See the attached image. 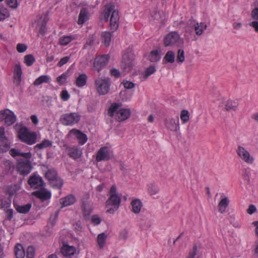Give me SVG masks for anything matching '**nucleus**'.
<instances>
[{"mask_svg":"<svg viewBox=\"0 0 258 258\" xmlns=\"http://www.w3.org/2000/svg\"><path fill=\"white\" fill-rule=\"evenodd\" d=\"M175 60V54L173 51L169 50L163 57V61L165 63H173Z\"/></svg>","mask_w":258,"mask_h":258,"instance_id":"nucleus-30","label":"nucleus"},{"mask_svg":"<svg viewBox=\"0 0 258 258\" xmlns=\"http://www.w3.org/2000/svg\"><path fill=\"white\" fill-rule=\"evenodd\" d=\"M128 231L126 229H123L120 233V238L121 239H126L128 236Z\"/></svg>","mask_w":258,"mask_h":258,"instance_id":"nucleus-60","label":"nucleus"},{"mask_svg":"<svg viewBox=\"0 0 258 258\" xmlns=\"http://www.w3.org/2000/svg\"><path fill=\"white\" fill-rule=\"evenodd\" d=\"M92 222L95 225H98L101 222V219L98 216L94 215L92 217Z\"/></svg>","mask_w":258,"mask_h":258,"instance_id":"nucleus-63","label":"nucleus"},{"mask_svg":"<svg viewBox=\"0 0 258 258\" xmlns=\"http://www.w3.org/2000/svg\"><path fill=\"white\" fill-rule=\"evenodd\" d=\"M196 35L201 36L207 28V24L204 22L196 23L194 25Z\"/></svg>","mask_w":258,"mask_h":258,"instance_id":"nucleus-26","label":"nucleus"},{"mask_svg":"<svg viewBox=\"0 0 258 258\" xmlns=\"http://www.w3.org/2000/svg\"><path fill=\"white\" fill-rule=\"evenodd\" d=\"M81 119V115L78 112H70L62 114L60 117V122L64 125L72 126L77 123Z\"/></svg>","mask_w":258,"mask_h":258,"instance_id":"nucleus-7","label":"nucleus"},{"mask_svg":"<svg viewBox=\"0 0 258 258\" xmlns=\"http://www.w3.org/2000/svg\"><path fill=\"white\" fill-rule=\"evenodd\" d=\"M91 9V6H89L86 8H83L81 10L78 20V24L79 25H83L89 20L90 17L89 11Z\"/></svg>","mask_w":258,"mask_h":258,"instance_id":"nucleus-17","label":"nucleus"},{"mask_svg":"<svg viewBox=\"0 0 258 258\" xmlns=\"http://www.w3.org/2000/svg\"><path fill=\"white\" fill-rule=\"evenodd\" d=\"M95 37L94 36L92 35L91 36L88 40L87 41L86 43L84 45V48H87V46H91L93 44L94 41L95 40Z\"/></svg>","mask_w":258,"mask_h":258,"instance_id":"nucleus-59","label":"nucleus"},{"mask_svg":"<svg viewBox=\"0 0 258 258\" xmlns=\"http://www.w3.org/2000/svg\"><path fill=\"white\" fill-rule=\"evenodd\" d=\"M22 71L20 63H16L14 68V82L19 85L21 81Z\"/></svg>","mask_w":258,"mask_h":258,"instance_id":"nucleus-21","label":"nucleus"},{"mask_svg":"<svg viewBox=\"0 0 258 258\" xmlns=\"http://www.w3.org/2000/svg\"><path fill=\"white\" fill-rule=\"evenodd\" d=\"M180 118L183 123H186L189 118V114L188 111L183 110L180 113Z\"/></svg>","mask_w":258,"mask_h":258,"instance_id":"nucleus-47","label":"nucleus"},{"mask_svg":"<svg viewBox=\"0 0 258 258\" xmlns=\"http://www.w3.org/2000/svg\"><path fill=\"white\" fill-rule=\"evenodd\" d=\"M14 253L17 258H24L26 254L23 246L20 244L15 246Z\"/></svg>","mask_w":258,"mask_h":258,"instance_id":"nucleus-32","label":"nucleus"},{"mask_svg":"<svg viewBox=\"0 0 258 258\" xmlns=\"http://www.w3.org/2000/svg\"><path fill=\"white\" fill-rule=\"evenodd\" d=\"M106 235L104 233H102L98 235L97 242L100 248H102L105 244Z\"/></svg>","mask_w":258,"mask_h":258,"instance_id":"nucleus-45","label":"nucleus"},{"mask_svg":"<svg viewBox=\"0 0 258 258\" xmlns=\"http://www.w3.org/2000/svg\"><path fill=\"white\" fill-rule=\"evenodd\" d=\"M148 191L151 196H154L158 194L159 191L158 186L154 183H151L148 185Z\"/></svg>","mask_w":258,"mask_h":258,"instance_id":"nucleus-42","label":"nucleus"},{"mask_svg":"<svg viewBox=\"0 0 258 258\" xmlns=\"http://www.w3.org/2000/svg\"><path fill=\"white\" fill-rule=\"evenodd\" d=\"M109 59L108 55L96 57L94 62V68L97 72H100L108 63Z\"/></svg>","mask_w":258,"mask_h":258,"instance_id":"nucleus-12","label":"nucleus"},{"mask_svg":"<svg viewBox=\"0 0 258 258\" xmlns=\"http://www.w3.org/2000/svg\"><path fill=\"white\" fill-rule=\"evenodd\" d=\"M156 68L154 66H150L149 67L147 68L146 70L145 71L143 74L144 78L145 79H147L152 74H154L156 72Z\"/></svg>","mask_w":258,"mask_h":258,"instance_id":"nucleus-46","label":"nucleus"},{"mask_svg":"<svg viewBox=\"0 0 258 258\" xmlns=\"http://www.w3.org/2000/svg\"><path fill=\"white\" fill-rule=\"evenodd\" d=\"M238 157L248 164H252L254 160L253 156L243 147L239 146L236 150Z\"/></svg>","mask_w":258,"mask_h":258,"instance_id":"nucleus-10","label":"nucleus"},{"mask_svg":"<svg viewBox=\"0 0 258 258\" xmlns=\"http://www.w3.org/2000/svg\"><path fill=\"white\" fill-rule=\"evenodd\" d=\"M10 16L7 9L3 6H0V21H3L8 18Z\"/></svg>","mask_w":258,"mask_h":258,"instance_id":"nucleus-43","label":"nucleus"},{"mask_svg":"<svg viewBox=\"0 0 258 258\" xmlns=\"http://www.w3.org/2000/svg\"><path fill=\"white\" fill-rule=\"evenodd\" d=\"M10 154L14 157L20 156L21 152L19 150L13 148L10 150Z\"/></svg>","mask_w":258,"mask_h":258,"instance_id":"nucleus-57","label":"nucleus"},{"mask_svg":"<svg viewBox=\"0 0 258 258\" xmlns=\"http://www.w3.org/2000/svg\"><path fill=\"white\" fill-rule=\"evenodd\" d=\"M46 21L44 19H40L37 22V28L39 29V33L44 35L46 32Z\"/></svg>","mask_w":258,"mask_h":258,"instance_id":"nucleus-37","label":"nucleus"},{"mask_svg":"<svg viewBox=\"0 0 258 258\" xmlns=\"http://www.w3.org/2000/svg\"><path fill=\"white\" fill-rule=\"evenodd\" d=\"M7 4L12 8H16L18 7L17 0H6Z\"/></svg>","mask_w":258,"mask_h":258,"instance_id":"nucleus-56","label":"nucleus"},{"mask_svg":"<svg viewBox=\"0 0 258 258\" xmlns=\"http://www.w3.org/2000/svg\"><path fill=\"white\" fill-rule=\"evenodd\" d=\"M75 39L73 35H63L59 39V44L61 46H66L71 41Z\"/></svg>","mask_w":258,"mask_h":258,"instance_id":"nucleus-33","label":"nucleus"},{"mask_svg":"<svg viewBox=\"0 0 258 258\" xmlns=\"http://www.w3.org/2000/svg\"><path fill=\"white\" fill-rule=\"evenodd\" d=\"M76 201V198L72 195H69L60 200V203L62 207H67L74 204Z\"/></svg>","mask_w":258,"mask_h":258,"instance_id":"nucleus-24","label":"nucleus"},{"mask_svg":"<svg viewBox=\"0 0 258 258\" xmlns=\"http://www.w3.org/2000/svg\"><path fill=\"white\" fill-rule=\"evenodd\" d=\"M108 113L110 116H115L118 121H121L126 120L130 116L131 111L129 109L121 108L119 104L115 103L111 105Z\"/></svg>","mask_w":258,"mask_h":258,"instance_id":"nucleus-3","label":"nucleus"},{"mask_svg":"<svg viewBox=\"0 0 258 258\" xmlns=\"http://www.w3.org/2000/svg\"><path fill=\"white\" fill-rule=\"evenodd\" d=\"M70 59V56H65L60 59L59 61L57 63V66L59 67H62L63 65L67 63Z\"/></svg>","mask_w":258,"mask_h":258,"instance_id":"nucleus-53","label":"nucleus"},{"mask_svg":"<svg viewBox=\"0 0 258 258\" xmlns=\"http://www.w3.org/2000/svg\"><path fill=\"white\" fill-rule=\"evenodd\" d=\"M67 78V74L66 73H63L56 78V80L59 85H62L66 82Z\"/></svg>","mask_w":258,"mask_h":258,"instance_id":"nucleus-50","label":"nucleus"},{"mask_svg":"<svg viewBox=\"0 0 258 258\" xmlns=\"http://www.w3.org/2000/svg\"><path fill=\"white\" fill-rule=\"evenodd\" d=\"M6 214L7 219L11 220L13 216V210L12 209H8L6 210Z\"/></svg>","mask_w":258,"mask_h":258,"instance_id":"nucleus-61","label":"nucleus"},{"mask_svg":"<svg viewBox=\"0 0 258 258\" xmlns=\"http://www.w3.org/2000/svg\"><path fill=\"white\" fill-rule=\"evenodd\" d=\"M69 135L77 138L81 145H84L88 140L87 137L85 134L76 129H72L71 130L69 133Z\"/></svg>","mask_w":258,"mask_h":258,"instance_id":"nucleus-16","label":"nucleus"},{"mask_svg":"<svg viewBox=\"0 0 258 258\" xmlns=\"http://www.w3.org/2000/svg\"><path fill=\"white\" fill-rule=\"evenodd\" d=\"M256 211V208L255 206L250 205L247 210V212L250 215L253 214Z\"/></svg>","mask_w":258,"mask_h":258,"instance_id":"nucleus-62","label":"nucleus"},{"mask_svg":"<svg viewBox=\"0 0 258 258\" xmlns=\"http://www.w3.org/2000/svg\"><path fill=\"white\" fill-rule=\"evenodd\" d=\"M35 254L34 248L32 246H29L27 248V256L28 258H33Z\"/></svg>","mask_w":258,"mask_h":258,"instance_id":"nucleus-51","label":"nucleus"},{"mask_svg":"<svg viewBox=\"0 0 258 258\" xmlns=\"http://www.w3.org/2000/svg\"><path fill=\"white\" fill-rule=\"evenodd\" d=\"M61 252L64 256H71L76 252V249L73 246L64 244L61 248Z\"/></svg>","mask_w":258,"mask_h":258,"instance_id":"nucleus-29","label":"nucleus"},{"mask_svg":"<svg viewBox=\"0 0 258 258\" xmlns=\"http://www.w3.org/2000/svg\"><path fill=\"white\" fill-rule=\"evenodd\" d=\"M122 84L125 88L127 89H131L135 87V84L132 82L128 81H123Z\"/></svg>","mask_w":258,"mask_h":258,"instance_id":"nucleus-52","label":"nucleus"},{"mask_svg":"<svg viewBox=\"0 0 258 258\" xmlns=\"http://www.w3.org/2000/svg\"><path fill=\"white\" fill-rule=\"evenodd\" d=\"M11 205V201L0 198V209H8Z\"/></svg>","mask_w":258,"mask_h":258,"instance_id":"nucleus-49","label":"nucleus"},{"mask_svg":"<svg viewBox=\"0 0 258 258\" xmlns=\"http://www.w3.org/2000/svg\"><path fill=\"white\" fill-rule=\"evenodd\" d=\"M69 156L73 159H77L81 157L82 154V150L76 147L67 148Z\"/></svg>","mask_w":258,"mask_h":258,"instance_id":"nucleus-22","label":"nucleus"},{"mask_svg":"<svg viewBox=\"0 0 258 258\" xmlns=\"http://www.w3.org/2000/svg\"><path fill=\"white\" fill-rule=\"evenodd\" d=\"M132 211L135 214H139L143 207L142 203L139 199H134L131 202Z\"/></svg>","mask_w":258,"mask_h":258,"instance_id":"nucleus-27","label":"nucleus"},{"mask_svg":"<svg viewBox=\"0 0 258 258\" xmlns=\"http://www.w3.org/2000/svg\"><path fill=\"white\" fill-rule=\"evenodd\" d=\"M113 156L112 151L107 147H103L99 149L96 156V161L98 162L102 161H108Z\"/></svg>","mask_w":258,"mask_h":258,"instance_id":"nucleus-11","label":"nucleus"},{"mask_svg":"<svg viewBox=\"0 0 258 258\" xmlns=\"http://www.w3.org/2000/svg\"><path fill=\"white\" fill-rule=\"evenodd\" d=\"M87 76L85 74L79 75L75 81L76 85L78 87H83L86 85L87 80Z\"/></svg>","mask_w":258,"mask_h":258,"instance_id":"nucleus-31","label":"nucleus"},{"mask_svg":"<svg viewBox=\"0 0 258 258\" xmlns=\"http://www.w3.org/2000/svg\"><path fill=\"white\" fill-rule=\"evenodd\" d=\"M134 64L135 60L133 58H130L127 55L123 56L121 67L124 72L127 73L131 71Z\"/></svg>","mask_w":258,"mask_h":258,"instance_id":"nucleus-18","label":"nucleus"},{"mask_svg":"<svg viewBox=\"0 0 258 258\" xmlns=\"http://www.w3.org/2000/svg\"><path fill=\"white\" fill-rule=\"evenodd\" d=\"M28 183L32 187L37 188L43 185V182L41 177L33 175L30 177Z\"/></svg>","mask_w":258,"mask_h":258,"instance_id":"nucleus-20","label":"nucleus"},{"mask_svg":"<svg viewBox=\"0 0 258 258\" xmlns=\"http://www.w3.org/2000/svg\"><path fill=\"white\" fill-rule=\"evenodd\" d=\"M238 106L236 102L233 100H229L225 104V108L227 111L235 110Z\"/></svg>","mask_w":258,"mask_h":258,"instance_id":"nucleus-39","label":"nucleus"},{"mask_svg":"<svg viewBox=\"0 0 258 258\" xmlns=\"http://www.w3.org/2000/svg\"><path fill=\"white\" fill-rule=\"evenodd\" d=\"M94 85L98 94L104 95L109 92L111 81L109 78L98 77L94 81Z\"/></svg>","mask_w":258,"mask_h":258,"instance_id":"nucleus-5","label":"nucleus"},{"mask_svg":"<svg viewBox=\"0 0 258 258\" xmlns=\"http://www.w3.org/2000/svg\"><path fill=\"white\" fill-rule=\"evenodd\" d=\"M166 127L170 131L176 132L179 130V119L173 117H168L165 120Z\"/></svg>","mask_w":258,"mask_h":258,"instance_id":"nucleus-15","label":"nucleus"},{"mask_svg":"<svg viewBox=\"0 0 258 258\" xmlns=\"http://www.w3.org/2000/svg\"><path fill=\"white\" fill-rule=\"evenodd\" d=\"M17 168L21 174L27 175L31 172L32 165L29 160H20L18 163Z\"/></svg>","mask_w":258,"mask_h":258,"instance_id":"nucleus-13","label":"nucleus"},{"mask_svg":"<svg viewBox=\"0 0 258 258\" xmlns=\"http://www.w3.org/2000/svg\"><path fill=\"white\" fill-rule=\"evenodd\" d=\"M164 45L166 47L177 46L180 47L183 45L184 40L180 37L178 33L173 31L168 33L163 40Z\"/></svg>","mask_w":258,"mask_h":258,"instance_id":"nucleus-6","label":"nucleus"},{"mask_svg":"<svg viewBox=\"0 0 258 258\" xmlns=\"http://www.w3.org/2000/svg\"><path fill=\"white\" fill-rule=\"evenodd\" d=\"M82 210L84 217L86 219H87L92 211V207L88 201L83 202L82 205Z\"/></svg>","mask_w":258,"mask_h":258,"instance_id":"nucleus-28","label":"nucleus"},{"mask_svg":"<svg viewBox=\"0 0 258 258\" xmlns=\"http://www.w3.org/2000/svg\"><path fill=\"white\" fill-rule=\"evenodd\" d=\"M50 77L48 75H42L36 79L33 84L35 86H39L43 83H48L50 81Z\"/></svg>","mask_w":258,"mask_h":258,"instance_id":"nucleus-34","label":"nucleus"},{"mask_svg":"<svg viewBox=\"0 0 258 258\" xmlns=\"http://www.w3.org/2000/svg\"><path fill=\"white\" fill-rule=\"evenodd\" d=\"M250 16L252 20L249 23V25L253 28L256 33H258V8L252 10Z\"/></svg>","mask_w":258,"mask_h":258,"instance_id":"nucleus-19","label":"nucleus"},{"mask_svg":"<svg viewBox=\"0 0 258 258\" xmlns=\"http://www.w3.org/2000/svg\"><path fill=\"white\" fill-rule=\"evenodd\" d=\"M33 194L42 201L46 200L51 197L50 192L44 189L34 191Z\"/></svg>","mask_w":258,"mask_h":258,"instance_id":"nucleus-25","label":"nucleus"},{"mask_svg":"<svg viewBox=\"0 0 258 258\" xmlns=\"http://www.w3.org/2000/svg\"><path fill=\"white\" fill-rule=\"evenodd\" d=\"M35 61V58L32 54L27 55L24 57V62L27 66H31Z\"/></svg>","mask_w":258,"mask_h":258,"instance_id":"nucleus-48","label":"nucleus"},{"mask_svg":"<svg viewBox=\"0 0 258 258\" xmlns=\"http://www.w3.org/2000/svg\"><path fill=\"white\" fill-rule=\"evenodd\" d=\"M185 60L184 51L182 48H179L177 52L176 61L178 63H182Z\"/></svg>","mask_w":258,"mask_h":258,"instance_id":"nucleus-41","label":"nucleus"},{"mask_svg":"<svg viewBox=\"0 0 258 258\" xmlns=\"http://www.w3.org/2000/svg\"><path fill=\"white\" fill-rule=\"evenodd\" d=\"M243 179L246 183H248L250 180V173L248 171H245L242 175Z\"/></svg>","mask_w":258,"mask_h":258,"instance_id":"nucleus-64","label":"nucleus"},{"mask_svg":"<svg viewBox=\"0 0 258 258\" xmlns=\"http://www.w3.org/2000/svg\"><path fill=\"white\" fill-rule=\"evenodd\" d=\"M19 139L29 145L34 144L37 141V135L35 132L31 131L26 126H22L18 133Z\"/></svg>","mask_w":258,"mask_h":258,"instance_id":"nucleus-4","label":"nucleus"},{"mask_svg":"<svg viewBox=\"0 0 258 258\" xmlns=\"http://www.w3.org/2000/svg\"><path fill=\"white\" fill-rule=\"evenodd\" d=\"M186 258H203L202 253L201 251V247L199 245L195 244L190 250Z\"/></svg>","mask_w":258,"mask_h":258,"instance_id":"nucleus-23","label":"nucleus"},{"mask_svg":"<svg viewBox=\"0 0 258 258\" xmlns=\"http://www.w3.org/2000/svg\"><path fill=\"white\" fill-rule=\"evenodd\" d=\"M0 121H4L7 125L10 126L16 121V116L8 109L2 110L0 111Z\"/></svg>","mask_w":258,"mask_h":258,"instance_id":"nucleus-9","label":"nucleus"},{"mask_svg":"<svg viewBox=\"0 0 258 258\" xmlns=\"http://www.w3.org/2000/svg\"><path fill=\"white\" fill-rule=\"evenodd\" d=\"M161 58L160 52L157 50H154L151 52L149 55V59L151 62H157Z\"/></svg>","mask_w":258,"mask_h":258,"instance_id":"nucleus-38","label":"nucleus"},{"mask_svg":"<svg viewBox=\"0 0 258 258\" xmlns=\"http://www.w3.org/2000/svg\"><path fill=\"white\" fill-rule=\"evenodd\" d=\"M45 177L49 181L51 185L57 188H60L63 184L61 179L58 177L54 169L48 170L45 173Z\"/></svg>","mask_w":258,"mask_h":258,"instance_id":"nucleus-8","label":"nucleus"},{"mask_svg":"<svg viewBox=\"0 0 258 258\" xmlns=\"http://www.w3.org/2000/svg\"><path fill=\"white\" fill-rule=\"evenodd\" d=\"M110 15V27L113 31H115L118 27L119 16L118 11L115 10L114 5L109 4L105 6V9L100 15V19L102 21L107 22Z\"/></svg>","mask_w":258,"mask_h":258,"instance_id":"nucleus-1","label":"nucleus"},{"mask_svg":"<svg viewBox=\"0 0 258 258\" xmlns=\"http://www.w3.org/2000/svg\"><path fill=\"white\" fill-rule=\"evenodd\" d=\"M109 198L106 202L107 212L113 214L119 207L121 196L117 191L116 187L112 185L109 191Z\"/></svg>","mask_w":258,"mask_h":258,"instance_id":"nucleus-2","label":"nucleus"},{"mask_svg":"<svg viewBox=\"0 0 258 258\" xmlns=\"http://www.w3.org/2000/svg\"><path fill=\"white\" fill-rule=\"evenodd\" d=\"M102 42L104 45L108 47L110 45L111 38V34L109 32H104L102 34Z\"/></svg>","mask_w":258,"mask_h":258,"instance_id":"nucleus-40","label":"nucleus"},{"mask_svg":"<svg viewBox=\"0 0 258 258\" xmlns=\"http://www.w3.org/2000/svg\"><path fill=\"white\" fill-rule=\"evenodd\" d=\"M27 49V46L25 44L19 43L17 45V50L19 52H24Z\"/></svg>","mask_w":258,"mask_h":258,"instance_id":"nucleus-58","label":"nucleus"},{"mask_svg":"<svg viewBox=\"0 0 258 258\" xmlns=\"http://www.w3.org/2000/svg\"><path fill=\"white\" fill-rule=\"evenodd\" d=\"M60 98L63 101H67L70 98V95L67 90H63L60 93Z\"/></svg>","mask_w":258,"mask_h":258,"instance_id":"nucleus-54","label":"nucleus"},{"mask_svg":"<svg viewBox=\"0 0 258 258\" xmlns=\"http://www.w3.org/2000/svg\"><path fill=\"white\" fill-rule=\"evenodd\" d=\"M229 204V200L227 198L224 197L222 199L218 204L219 211L221 213L225 212L226 209Z\"/></svg>","mask_w":258,"mask_h":258,"instance_id":"nucleus-35","label":"nucleus"},{"mask_svg":"<svg viewBox=\"0 0 258 258\" xmlns=\"http://www.w3.org/2000/svg\"><path fill=\"white\" fill-rule=\"evenodd\" d=\"M31 208V205L30 204H26L25 205L17 206H16V209L17 211L22 214H26L28 213Z\"/></svg>","mask_w":258,"mask_h":258,"instance_id":"nucleus-44","label":"nucleus"},{"mask_svg":"<svg viewBox=\"0 0 258 258\" xmlns=\"http://www.w3.org/2000/svg\"><path fill=\"white\" fill-rule=\"evenodd\" d=\"M192 29L189 26L186 28L184 36L187 39H190L191 38V35H192Z\"/></svg>","mask_w":258,"mask_h":258,"instance_id":"nucleus-55","label":"nucleus"},{"mask_svg":"<svg viewBox=\"0 0 258 258\" xmlns=\"http://www.w3.org/2000/svg\"><path fill=\"white\" fill-rule=\"evenodd\" d=\"M52 142L48 139L43 140L41 143L37 144L34 146V149H43L47 147H51Z\"/></svg>","mask_w":258,"mask_h":258,"instance_id":"nucleus-36","label":"nucleus"},{"mask_svg":"<svg viewBox=\"0 0 258 258\" xmlns=\"http://www.w3.org/2000/svg\"><path fill=\"white\" fill-rule=\"evenodd\" d=\"M11 143L5 136V131L4 127H0V150L6 152L10 148Z\"/></svg>","mask_w":258,"mask_h":258,"instance_id":"nucleus-14","label":"nucleus"}]
</instances>
